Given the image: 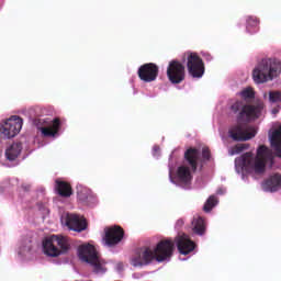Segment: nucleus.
<instances>
[{"label":"nucleus","instance_id":"28","mask_svg":"<svg viewBox=\"0 0 281 281\" xmlns=\"http://www.w3.org/2000/svg\"><path fill=\"white\" fill-rule=\"evenodd\" d=\"M243 150H247V145H244V144H241V145H236V146L234 147V153H233V155H234V154L238 155V153H243Z\"/></svg>","mask_w":281,"mask_h":281},{"label":"nucleus","instance_id":"19","mask_svg":"<svg viewBox=\"0 0 281 281\" xmlns=\"http://www.w3.org/2000/svg\"><path fill=\"white\" fill-rule=\"evenodd\" d=\"M56 190L57 194L64 199H69L74 194V189H71V184L67 181L56 180Z\"/></svg>","mask_w":281,"mask_h":281},{"label":"nucleus","instance_id":"10","mask_svg":"<svg viewBox=\"0 0 281 281\" xmlns=\"http://www.w3.org/2000/svg\"><path fill=\"white\" fill-rule=\"evenodd\" d=\"M187 69L192 78H203L205 64L196 53H187Z\"/></svg>","mask_w":281,"mask_h":281},{"label":"nucleus","instance_id":"22","mask_svg":"<svg viewBox=\"0 0 281 281\" xmlns=\"http://www.w3.org/2000/svg\"><path fill=\"white\" fill-rule=\"evenodd\" d=\"M192 232L198 236L205 234V220L203 217H194L192 221Z\"/></svg>","mask_w":281,"mask_h":281},{"label":"nucleus","instance_id":"31","mask_svg":"<svg viewBox=\"0 0 281 281\" xmlns=\"http://www.w3.org/2000/svg\"><path fill=\"white\" fill-rule=\"evenodd\" d=\"M177 225L181 227L183 225V220H178Z\"/></svg>","mask_w":281,"mask_h":281},{"label":"nucleus","instance_id":"11","mask_svg":"<svg viewBox=\"0 0 281 281\" xmlns=\"http://www.w3.org/2000/svg\"><path fill=\"white\" fill-rule=\"evenodd\" d=\"M103 243L108 247H115L120 245L121 240H124V228L120 225H114L104 228Z\"/></svg>","mask_w":281,"mask_h":281},{"label":"nucleus","instance_id":"4","mask_svg":"<svg viewBox=\"0 0 281 281\" xmlns=\"http://www.w3.org/2000/svg\"><path fill=\"white\" fill-rule=\"evenodd\" d=\"M281 74V63L277 59H262L252 71V78L257 85H262L278 78Z\"/></svg>","mask_w":281,"mask_h":281},{"label":"nucleus","instance_id":"20","mask_svg":"<svg viewBox=\"0 0 281 281\" xmlns=\"http://www.w3.org/2000/svg\"><path fill=\"white\" fill-rule=\"evenodd\" d=\"M270 143L276 150L277 157L281 158V125L272 132Z\"/></svg>","mask_w":281,"mask_h":281},{"label":"nucleus","instance_id":"25","mask_svg":"<svg viewBox=\"0 0 281 281\" xmlns=\"http://www.w3.org/2000/svg\"><path fill=\"white\" fill-rule=\"evenodd\" d=\"M269 100H270V102H281V92L280 91H270Z\"/></svg>","mask_w":281,"mask_h":281},{"label":"nucleus","instance_id":"17","mask_svg":"<svg viewBox=\"0 0 281 281\" xmlns=\"http://www.w3.org/2000/svg\"><path fill=\"white\" fill-rule=\"evenodd\" d=\"M192 168H190L188 165H182L178 167L176 172V178L179 181V183H182V186H190L192 183Z\"/></svg>","mask_w":281,"mask_h":281},{"label":"nucleus","instance_id":"26","mask_svg":"<svg viewBox=\"0 0 281 281\" xmlns=\"http://www.w3.org/2000/svg\"><path fill=\"white\" fill-rule=\"evenodd\" d=\"M255 92L254 89L251 88H246L245 90L241 91V97H244L245 99H251L255 98Z\"/></svg>","mask_w":281,"mask_h":281},{"label":"nucleus","instance_id":"1","mask_svg":"<svg viewBox=\"0 0 281 281\" xmlns=\"http://www.w3.org/2000/svg\"><path fill=\"white\" fill-rule=\"evenodd\" d=\"M262 109H265L263 103H258L257 105H245L243 101H236L231 106V111H233V113H238V124L229 128V137H232L234 142H247L249 139H254V137H256V130L247 128V126L243 125V122L258 120V117H260V113H262Z\"/></svg>","mask_w":281,"mask_h":281},{"label":"nucleus","instance_id":"12","mask_svg":"<svg viewBox=\"0 0 281 281\" xmlns=\"http://www.w3.org/2000/svg\"><path fill=\"white\" fill-rule=\"evenodd\" d=\"M138 78L143 82H155L159 76V66L155 63H147L138 68Z\"/></svg>","mask_w":281,"mask_h":281},{"label":"nucleus","instance_id":"14","mask_svg":"<svg viewBox=\"0 0 281 281\" xmlns=\"http://www.w3.org/2000/svg\"><path fill=\"white\" fill-rule=\"evenodd\" d=\"M66 226L72 232H85L87 229V220L77 214L68 213L65 217Z\"/></svg>","mask_w":281,"mask_h":281},{"label":"nucleus","instance_id":"18","mask_svg":"<svg viewBox=\"0 0 281 281\" xmlns=\"http://www.w3.org/2000/svg\"><path fill=\"white\" fill-rule=\"evenodd\" d=\"M77 199L85 205H91L95 201V195L93 192L87 187H78L77 188Z\"/></svg>","mask_w":281,"mask_h":281},{"label":"nucleus","instance_id":"27","mask_svg":"<svg viewBox=\"0 0 281 281\" xmlns=\"http://www.w3.org/2000/svg\"><path fill=\"white\" fill-rule=\"evenodd\" d=\"M202 157H203V159H205L206 161H210V158L212 157V154H211V151H210V148L204 147V148L202 149Z\"/></svg>","mask_w":281,"mask_h":281},{"label":"nucleus","instance_id":"30","mask_svg":"<svg viewBox=\"0 0 281 281\" xmlns=\"http://www.w3.org/2000/svg\"><path fill=\"white\" fill-rule=\"evenodd\" d=\"M203 57L205 58V60H212V55H210V53H204Z\"/></svg>","mask_w":281,"mask_h":281},{"label":"nucleus","instance_id":"3","mask_svg":"<svg viewBox=\"0 0 281 281\" xmlns=\"http://www.w3.org/2000/svg\"><path fill=\"white\" fill-rule=\"evenodd\" d=\"M271 157V149L261 145L258 147L256 156H254V153L247 151L239 158L235 159V165L243 168V170H246V172H250L252 175H265V170H267V161H269Z\"/></svg>","mask_w":281,"mask_h":281},{"label":"nucleus","instance_id":"24","mask_svg":"<svg viewBox=\"0 0 281 281\" xmlns=\"http://www.w3.org/2000/svg\"><path fill=\"white\" fill-rule=\"evenodd\" d=\"M216 205H218V198H216V195H210L203 206V210L206 213L212 212V210H214V207H216Z\"/></svg>","mask_w":281,"mask_h":281},{"label":"nucleus","instance_id":"16","mask_svg":"<svg viewBox=\"0 0 281 281\" xmlns=\"http://www.w3.org/2000/svg\"><path fill=\"white\" fill-rule=\"evenodd\" d=\"M261 188L263 192H278L281 188V175L280 173H273L268 179H266Z\"/></svg>","mask_w":281,"mask_h":281},{"label":"nucleus","instance_id":"33","mask_svg":"<svg viewBox=\"0 0 281 281\" xmlns=\"http://www.w3.org/2000/svg\"><path fill=\"white\" fill-rule=\"evenodd\" d=\"M154 150H156V151L159 150V147H158V146H155V147H154Z\"/></svg>","mask_w":281,"mask_h":281},{"label":"nucleus","instance_id":"21","mask_svg":"<svg viewBox=\"0 0 281 281\" xmlns=\"http://www.w3.org/2000/svg\"><path fill=\"white\" fill-rule=\"evenodd\" d=\"M21 150H23V145L21 143H13L9 148L5 150V158L8 161H15L21 155Z\"/></svg>","mask_w":281,"mask_h":281},{"label":"nucleus","instance_id":"32","mask_svg":"<svg viewBox=\"0 0 281 281\" xmlns=\"http://www.w3.org/2000/svg\"><path fill=\"white\" fill-rule=\"evenodd\" d=\"M272 113L276 115L278 113V109H273Z\"/></svg>","mask_w":281,"mask_h":281},{"label":"nucleus","instance_id":"6","mask_svg":"<svg viewBox=\"0 0 281 281\" xmlns=\"http://www.w3.org/2000/svg\"><path fill=\"white\" fill-rule=\"evenodd\" d=\"M43 249L46 256L56 258L60 254L69 251V239L64 236L53 235L43 241Z\"/></svg>","mask_w":281,"mask_h":281},{"label":"nucleus","instance_id":"9","mask_svg":"<svg viewBox=\"0 0 281 281\" xmlns=\"http://www.w3.org/2000/svg\"><path fill=\"white\" fill-rule=\"evenodd\" d=\"M167 78L171 85H181L186 80V66L183 63L172 59L167 66Z\"/></svg>","mask_w":281,"mask_h":281},{"label":"nucleus","instance_id":"15","mask_svg":"<svg viewBox=\"0 0 281 281\" xmlns=\"http://www.w3.org/2000/svg\"><path fill=\"white\" fill-rule=\"evenodd\" d=\"M176 244L178 247L179 254L182 256H188V254H192L194 249H196V244L190 239V237L181 236L176 238Z\"/></svg>","mask_w":281,"mask_h":281},{"label":"nucleus","instance_id":"2","mask_svg":"<svg viewBox=\"0 0 281 281\" xmlns=\"http://www.w3.org/2000/svg\"><path fill=\"white\" fill-rule=\"evenodd\" d=\"M172 254H175V241L161 239L154 250L150 247L138 248L131 258V265L133 267H146L153 260L165 262V260L172 258Z\"/></svg>","mask_w":281,"mask_h":281},{"label":"nucleus","instance_id":"5","mask_svg":"<svg viewBox=\"0 0 281 281\" xmlns=\"http://www.w3.org/2000/svg\"><path fill=\"white\" fill-rule=\"evenodd\" d=\"M78 255L80 260L92 266L94 273H104V262L100 259L98 250L91 244L81 245L78 247Z\"/></svg>","mask_w":281,"mask_h":281},{"label":"nucleus","instance_id":"8","mask_svg":"<svg viewBox=\"0 0 281 281\" xmlns=\"http://www.w3.org/2000/svg\"><path fill=\"white\" fill-rule=\"evenodd\" d=\"M21 128H23V119L13 115L0 125V137L12 139V137H16L18 133H21Z\"/></svg>","mask_w":281,"mask_h":281},{"label":"nucleus","instance_id":"23","mask_svg":"<svg viewBox=\"0 0 281 281\" xmlns=\"http://www.w3.org/2000/svg\"><path fill=\"white\" fill-rule=\"evenodd\" d=\"M246 23V30L249 34H256L260 30V20L256 16H248Z\"/></svg>","mask_w":281,"mask_h":281},{"label":"nucleus","instance_id":"7","mask_svg":"<svg viewBox=\"0 0 281 281\" xmlns=\"http://www.w3.org/2000/svg\"><path fill=\"white\" fill-rule=\"evenodd\" d=\"M33 124L41 131L44 137H54L58 135V131H60V119L58 117L53 120L49 117H36Z\"/></svg>","mask_w":281,"mask_h":281},{"label":"nucleus","instance_id":"29","mask_svg":"<svg viewBox=\"0 0 281 281\" xmlns=\"http://www.w3.org/2000/svg\"><path fill=\"white\" fill-rule=\"evenodd\" d=\"M31 188H32V186H30V184H22V189L24 192H30Z\"/></svg>","mask_w":281,"mask_h":281},{"label":"nucleus","instance_id":"13","mask_svg":"<svg viewBox=\"0 0 281 281\" xmlns=\"http://www.w3.org/2000/svg\"><path fill=\"white\" fill-rule=\"evenodd\" d=\"M201 164V151L198 148L190 147L184 151V166L191 168L192 172H196Z\"/></svg>","mask_w":281,"mask_h":281}]
</instances>
